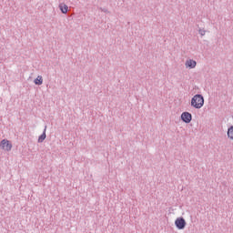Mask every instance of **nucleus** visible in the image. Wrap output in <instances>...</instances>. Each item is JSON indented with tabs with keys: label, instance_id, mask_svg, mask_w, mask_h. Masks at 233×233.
<instances>
[{
	"label": "nucleus",
	"instance_id": "1",
	"mask_svg": "<svg viewBox=\"0 0 233 233\" xmlns=\"http://www.w3.org/2000/svg\"><path fill=\"white\" fill-rule=\"evenodd\" d=\"M204 105L205 98L201 95H195L191 98V106H193V108L199 109L202 108Z\"/></svg>",
	"mask_w": 233,
	"mask_h": 233
},
{
	"label": "nucleus",
	"instance_id": "5",
	"mask_svg": "<svg viewBox=\"0 0 233 233\" xmlns=\"http://www.w3.org/2000/svg\"><path fill=\"white\" fill-rule=\"evenodd\" d=\"M186 68H196L198 66V62L194 59H187L185 62Z\"/></svg>",
	"mask_w": 233,
	"mask_h": 233
},
{
	"label": "nucleus",
	"instance_id": "8",
	"mask_svg": "<svg viewBox=\"0 0 233 233\" xmlns=\"http://www.w3.org/2000/svg\"><path fill=\"white\" fill-rule=\"evenodd\" d=\"M35 85H37L38 86L43 85V76H38L35 80H34Z\"/></svg>",
	"mask_w": 233,
	"mask_h": 233
},
{
	"label": "nucleus",
	"instance_id": "11",
	"mask_svg": "<svg viewBox=\"0 0 233 233\" xmlns=\"http://www.w3.org/2000/svg\"><path fill=\"white\" fill-rule=\"evenodd\" d=\"M101 12H104L105 14H108V9H103V8H100Z\"/></svg>",
	"mask_w": 233,
	"mask_h": 233
},
{
	"label": "nucleus",
	"instance_id": "7",
	"mask_svg": "<svg viewBox=\"0 0 233 233\" xmlns=\"http://www.w3.org/2000/svg\"><path fill=\"white\" fill-rule=\"evenodd\" d=\"M46 139V126L45 127L43 134L38 137V143H43Z\"/></svg>",
	"mask_w": 233,
	"mask_h": 233
},
{
	"label": "nucleus",
	"instance_id": "10",
	"mask_svg": "<svg viewBox=\"0 0 233 233\" xmlns=\"http://www.w3.org/2000/svg\"><path fill=\"white\" fill-rule=\"evenodd\" d=\"M198 34H199L201 36H203V35H205L207 34V31H206L205 29H199V30H198Z\"/></svg>",
	"mask_w": 233,
	"mask_h": 233
},
{
	"label": "nucleus",
	"instance_id": "3",
	"mask_svg": "<svg viewBox=\"0 0 233 233\" xmlns=\"http://www.w3.org/2000/svg\"><path fill=\"white\" fill-rule=\"evenodd\" d=\"M175 225L178 230H183L187 227V221L183 218H177L175 221Z\"/></svg>",
	"mask_w": 233,
	"mask_h": 233
},
{
	"label": "nucleus",
	"instance_id": "4",
	"mask_svg": "<svg viewBox=\"0 0 233 233\" xmlns=\"http://www.w3.org/2000/svg\"><path fill=\"white\" fill-rule=\"evenodd\" d=\"M181 120L184 123H190V121H192V114H190L189 112H183L181 114Z\"/></svg>",
	"mask_w": 233,
	"mask_h": 233
},
{
	"label": "nucleus",
	"instance_id": "9",
	"mask_svg": "<svg viewBox=\"0 0 233 233\" xmlns=\"http://www.w3.org/2000/svg\"><path fill=\"white\" fill-rule=\"evenodd\" d=\"M228 137L233 140V126L229 127L228 129Z\"/></svg>",
	"mask_w": 233,
	"mask_h": 233
},
{
	"label": "nucleus",
	"instance_id": "2",
	"mask_svg": "<svg viewBox=\"0 0 233 233\" xmlns=\"http://www.w3.org/2000/svg\"><path fill=\"white\" fill-rule=\"evenodd\" d=\"M0 147L2 150H5V152H10V150H12V143H10V141L7 139H3L0 142Z\"/></svg>",
	"mask_w": 233,
	"mask_h": 233
},
{
	"label": "nucleus",
	"instance_id": "6",
	"mask_svg": "<svg viewBox=\"0 0 233 233\" xmlns=\"http://www.w3.org/2000/svg\"><path fill=\"white\" fill-rule=\"evenodd\" d=\"M58 8L62 12V14H68V5H66V4H59Z\"/></svg>",
	"mask_w": 233,
	"mask_h": 233
}]
</instances>
